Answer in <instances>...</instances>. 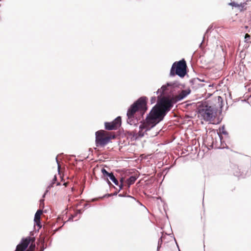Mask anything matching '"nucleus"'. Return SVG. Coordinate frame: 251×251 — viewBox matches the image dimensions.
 I'll list each match as a JSON object with an SVG mask.
<instances>
[{"label":"nucleus","instance_id":"1","mask_svg":"<svg viewBox=\"0 0 251 251\" xmlns=\"http://www.w3.org/2000/svg\"><path fill=\"white\" fill-rule=\"evenodd\" d=\"M165 114L156 105L150 112L146 121L140 125V128H146V131L150 130L151 128L162 120Z\"/></svg>","mask_w":251,"mask_h":251},{"label":"nucleus","instance_id":"2","mask_svg":"<svg viewBox=\"0 0 251 251\" xmlns=\"http://www.w3.org/2000/svg\"><path fill=\"white\" fill-rule=\"evenodd\" d=\"M147 100L148 98L146 97H141L130 106L127 112L128 123L132 124L134 115L136 112L140 111L141 113H145L147 109Z\"/></svg>","mask_w":251,"mask_h":251},{"label":"nucleus","instance_id":"3","mask_svg":"<svg viewBox=\"0 0 251 251\" xmlns=\"http://www.w3.org/2000/svg\"><path fill=\"white\" fill-rule=\"evenodd\" d=\"M95 144L98 147H104L115 138V133L105 130H99L95 133Z\"/></svg>","mask_w":251,"mask_h":251},{"label":"nucleus","instance_id":"4","mask_svg":"<svg viewBox=\"0 0 251 251\" xmlns=\"http://www.w3.org/2000/svg\"><path fill=\"white\" fill-rule=\"evenodd\" d=\"M186 63L184 59L177 62H175L172 65L170 75L174 76L176 75L181 77H184L186 74Z\"/></svg>","mask_w":251,"mask_h":251},{"label":"nucleus","instance_id":"5","mask_svg":"<svg viewBox=\"0 0 251 251\" xmlns=\"http://www.w3.org/2000/svg\"><path fill=\"white\" fill-rule=\"evenodd\" d=\"M198 114L199 118L205 121H210L215 117L213 108L207 105L200 108Z\"/></svg>","mask_w":251,"mask_h":251},{"label":"nucleus","instance_id":"6","mask_svg":"<svg viewBox=\"0 0 251 251\" xmlns=\"http://www.w3.org/2000/svg\"><path fill=\"white\" fill-rule=\"evenodd\" d=\"M156 106L166 115V112L170 110L173 106L172 100L166 97H163Z\"/></svg>","mask_w":251,"mask_h":251},{"label":"nucleus","instance_id":"7","mask_svg":"<svg viewBox=\"0 0 251 251\" xmlns=\"http://www.w3.org/2000/svg\"><path fill=\"white\" fill-rule=\"evenodd\" d=\"M121 125V118L118 117L111 122H105L104 127L106 130H113L118 129Z\"/></svg>","mask_w":251,"mask_h":251},{"label":"nucleus","instance_id":"8","mask_svg":"<svg viewBox=\"0 0 251 251\" xmlns=\"http://www.w3.org/2000/svg\"><path fill=\"white\" fill-rule=\"evenodd\" d=\"M34 241V239L30 236H28L25 238L22 239L21 243L17 246L15 251H25L27 248L29 243L31 242Z\"/></svg>","mask_w":251,"mask_h":251},{"label":"nucleus","instance_id":"9","mask_svg":"<svg viewBox=\"0 0 251 251\" xmlns=\"http://www.w3.org/2000/svg\"><path fill=\"white\" fill-rule=\"evenodd\" d=\"M140 130L138 133L136 131H131L128 133V135L131 137V139L132 140H136L139 137H142L144 136V133L143 131L145 130L146 132V128H141L140 126H139Z\"/></svg>","mask_w":251,"mask_h":251},{"label":"nucleus","instance_id":"10","mask_svg":"<svg viewBox=\"0 0 251 251\" xmlns=\"http://www.w3.org/2000/svg\"><path fill=\"white\" fill-rule=\"evenodd\" d=\"M171 85L169 83H167L166 85H163L160 89H158L157 91V94H159L158 97H161L162 95H164L167 93L168 87L171 86Z\"/></svg>","mask_w":251,"mask_h":251},{"label":"nucleus","instance_id":"11","mask_svg":"<svg viewBox=\"0 0 251 251\" xmlns=\"http://www.w3.org/2000/svg\"><path fill=\"white\" fill-rule=\"evenodd\" d=\"M43 211L42 210H38L34 216V222L38 226H40V217Z\"/></svg>","mask_w":251,"mask_h":251},{"label":"nucleus","instance_id":"12","mask_svg":"<svg viewBox=\"0 0 251 251\" xmlns=\"http://www.w3.org/2000/svg\"><path fill=\"white\" fill-rule=\"evenodd\" d=\"M190 92H188L186 90H182L180 93L176 95L175 97L176 100L178 101L184 99L186 96L189 94Z\"/></svg>","mask_w":251,"mask_h":251},{"label":"nucleus","instance_id":"13","mask_svg":"<svg viewBox=\"0 0 251 251\" xmlns=\"http://www.w3.org/2000/svg\"><path fill=\"white\" fill-rule=\"evenodd\" d=\"M109 177L114 182V183L115 185H119V182H118V180L116 178V177H115V176H114L113 173H111V175L109 176Z\"/></svg>","mask_w":251,"mask_h":251},{"label":"nucleus","instance_id":"14","mask_svg":"<svg viewBox=\"0 0 251 251\" xmlns=\"http://www.w3.org/2000/svg\"><path fill=\"white\" fill-rule=\"evenodd\" d=\"M136 179V178L135 176H130L127 180V184L128 185H130L133 183H134Z\"/></svg>","mask_w":251,"mask_h":251},{"label":"nucleus","instance_id":"15","mask_svg":"<svg viewBox=\"0 0 251 251\" xmlns=\"http://www.w3.org/2000/svg\"><path fill=\"white\" fill-rule=\"evenodd\" d=\"M101 172L103 176L107 178V177H109L111 175V173H109L104 168H102L101 170Z\"/></svg>","mask_w":251,"mask_h":251},{"label":"nucleus","instance_id":"16","mask_svg":"<svg viewBox=\"0 0 251 251\" xmlns=\"http://www.w3.org/2000/svg\"><path fill=\"white\" fill-rule=\"evenodd\" d=\"M245 42L247 43H251V37L250 35L246 33L245 36Z\"/></svg>","mask_w":251,"mask_h":251},{"label":"nucleus","instance_id":"17","mask_svg":"<svg viewBox=\"0 0 251 251\" xmlns=\"http://www.w3.org/2000/svg\"><path fill=\"white\" fill-rule=\"evenodd\" d=\"M240 170L238 167H235L234 169V174L235 176H241Z\"/></svg>","mask_w":251,"mask_h":251},{"label":"nucleus","instance_id":"18","mask_svg":"<svg viewBox=\"0 0 251 251\" xmlns=\"http://www.w3.org/2000/svg\"><path fill=\"white\" fill-rule=\"evenodd\" d=\"M56 176H54V177H53V178L52 179V182L51 183V184L50 185V187H53V185L55 183V182L56 181Z\"/></svg>","mask_w":251,"mask_h":251},{"label":"nucleus","instance_id":"19","mask_svg":"<svg viewBox=\"0 0 251 251\" xmlns=\"http://www.w3.org/2000/svg\"><path fill=\"white\" fill-rule=\"evenodd\" d=\"M35 247V244H31V245L30 246L29 249L28 250L32 251V250H33L34 249Z\"/></svg>","mask_w":251,"mask_h":251},{"label":"nucleus","instance_id":"20","mask_svg":"<svg viewBox=\"0 0 251 251\" xmlns=\"http://www.w3.org/2000/svg\"><path fill=\"white\" fill-rule=\"evenodd\" d=\"M151 103H154L156 101V97H152L151 98Z\"/></svg>","mask_w":251,"mask_h":251},{"label":"nucleus","instance_id":"21","mask_svg":"<svg viewBox=\"0 0 251 251\" xmlns=\"http://www.w3.org/2000/svg\"><path fill=\"white\" fill-rule=\"evenodd\" d=\"M123 181H124V179L123 178H122L120 180V182H121V184L120 185V187L121 189H122V187H123Z\"/></svg>","mask_w":251,"mask_h":251},{"label":"nucleus","instance_id":"22","mask_svg":"<svg viewBox=\"0 0 251 251\" xmlns=\"http://www.w3.org/2000/svg\"><path fill=\"white\" fill-rule=\"evenodd\" d=\"M60 185V182H57V184H56V185L58 186V185Z\"/></svg>","mask_w":251,"mask_h":251},{"label":"nucleus","instance_id":"23","mask_svg":"<svg viewBox=\"0 0 251 251\" xmlns=\"http://www.w3.org/2000/svg\"><path fill=\"white\" fill-rule=\"evenodd\" d=\"M63 185H65V186H66L67 183H64Z\"/></svg>","mask_w":251,"mask_h":251},{"label":"nucleus","instance_id":"24","mask_svg":"<svg viewBox=\"0 0 251 251\" xmlns=\"http://www.w3.org/2000/svg\"><path fill=\"white\" fill-rule=\"evenodd\" d=\"M107 180L108 181V182L110 183V181H109L108 179H107Z\"/></svg>","mask_w":251,"mask_h":251},{"label":"nucleus","instance_id":"25","mask_svg":"<svg viewBox=\"0 0 251 251\" xmlns=\"http://www.w3.org/2000/svg\"><path fill=\"white\" fill-rule=\"evenodd\" d=\"M107 180L108 181V182L110 183V181H109L108 179H107Z\"/></svg>","mask_w":251,"mask_h":251},{"label":"nucleus","instance_id":"26","mask_svg":"<svg viewBox=\"0 0 251 251\" xmlns=\"http://www.w3.org/2000/svg\"><path fill=\"white\" fill-rule=\"evenodd\" d=\"M107 180L108 181V182L110 183V181H109L108 179H107Z\"/></svg>","mask_w":251,"mask_h":251}]
</instances>
